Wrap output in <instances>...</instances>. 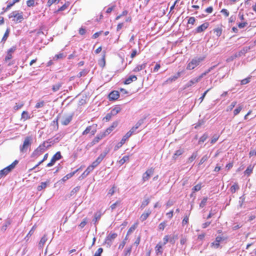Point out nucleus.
I'll list each match as a JSON object with an SVG mask.
<instances>
[{
	"instance_id": "obj_34",
	"label": "nucleus",
	"mask_w": 256,
	"mask_h": 256,
	"mask_svg": "<svg viewBox=\"0 0 256 256\" xmlns=\"http://www.w3.org/2000/svg\"><path fill=\"white\" fill-rule=\"evenodd\" d=\"M92 170V168L90 166H88L86 170L82 174H81V176H82V178L86 176L89 174V173Z\"/></svg>"
},
{
	"instance_id": "obj_52",
	"label": "nucleus",
	"mask_w": 256,
	"mask_h": 256,
	"mask_svg": "<svg viewBox=\"0 0 256 256\" xmlns=\"http://www.w3.org/2000/svg\"><path fill=\"white\" fill-rule=\"evenodd\" d=\"M112 116H114L113 114H112V113L111 112H110L106 114V115L104 118V119L106 120V121L108 122V121H109L112 118Z\"/></svg>"
},
{
	"instance_id": "obj_9",
	"label": "nucleus",
	"mask_w": 256,
	"mask_h": 256,
	"mask_svg": "<svg viewBox=\"0 0 256 256\" xmlns=\"http://www.w3.org/2000/svg\"><path fill=\"white\" fill-rule=\"evenodd\" d=\"M154 172V168H151L146 170V171L142 175V180L146 182L148 180L152 175Z\"/></svg>"
},
{
	"instance_id": "obj_43",
	"label": "nucleus",
	"mask_w": 256,
	"mask_h": 256,
	"mask_svg": "<svg viewBox=\"0 0 256 256\" xmlns=\"http://www.w3.org/2000/svg\"><path fill=\"white\" fill-rule=\"evenodd\" d=\"M207 200H208V198L204 197L202 198V200L201 201L200 203V207L204 208L206 205Z\"/></svg>"
},
{
	"instance_id": "obj_48",
	"label": "nucleus",
	"mask_w": 256,
	"mask_h": 256,
	"mask_svg": "<svg viewBox=\"0 0 256 256\" xmlns=\"http://www.w3.org/2000/svg\"><path fill=\"white\" fill-rule=\"evenodd\" d=\"M128 239V236H126V238H124V240L122 242L121 244H120L119 245V246H118V248L119 249H122L126 244V240Z\"/></svg>"
},
{
	"instance_id": "obj_37",
	"label": "nucleus",
	"mask_w": 256,
	"mask_h": 256,
	"mask_svg": "<svg viewBox=\"0 0 256 256\" xmlns=\"http://www.w3.org/2000/svg\"><path fill=\"white\" fill-rule=\"evenodd\" d=\"M47 186V182H42L40 183V185L38 186L37 188V190L38 191L42 190V189L45 188Z\"/></svg>"
},
{
	"instance_id": "obj_13",
	"label": "nucleus",
	"mask_w": 256,
	"mask_h": 256,
	"mask_svg": "<svg viewBox=\"0 0 256 256\" xmlns=\"http://www.w3.org/2000/svg\"><path fill=\"white\" fill-rule=\"evenodd\" d=\"M250 49V46L244 47L240 50L235 53V56H236V58H239L242 56H244L245 54L248 52Z\"/></svg>"
},
{
	"instance_id": "obj_22",
	"label": "nucleus",
	"mask_w": 256,
	"mask_h": 256,
	"mask_svg": "<svg viewBox=\"0 0 256 256\" xmlns=\"http://www.w3.org/2000/svg\"><path fill=\"white\" fill-rule=\"evenodd\" d=\"M80 170L79 168L76 169V170L74 171L73 172H70L68 174H67L66 176H65L62 180H61L63 182H65L68 180L72 178L74 174Z\"/></svg>"
},
{
	"instance_id": "obj_45",
	"label": "nucleus",
	"mask_w": 256,
	"mask_h": 256,
	"mask_svg": "<svg viewBox=\"0 0 256 256\" xmlns=\"http://www.w3.org/2000/svg\"><path fill=\"white\" fill-rule=\"evenodd\" d=\"M201 184H198L193 187V188H192V190L194 192H196L199 191L201 189Z\"/></svg>"
},
{
	"instance_id": "obj_24",
	"label": "nucleus",
	"mask_w": 256,
	"mask_h": 256,
	"mask_svg": "<svg viewBox=\"0 0 256 256\" xmlns=\"http://www.w3.org/2000/svg\"><path fill=\"white\" fill-rule=\"evenodd\" d=\"M20 0H14L12 2L9 3L6 8H3L4 12H1V14L10 9L12 6L16 3L19 2Z\"/></svg>"
},
{
	"instance_id": "obj_46",
	"label": "nucleus",
	"mask_w": 256,
	"mask_h": 256,
	"mask_svg": "<svg viewBox=\"0 0 256 256\" xmlns=\"http://www.w3.org/2000/svg\"><path fill=\"white\" fill-rule=\"evenodd\" d=\"M130 134H129V133H128V132H126V134L123 136V138H122V139L121 140V141L122 142H123L124 144L125 143L126 141L130 136Z\"/></svg>"
},
{
	"instance_id": "obj_36",
	"label": "nucleus",
	"mask_w": 256,
	"mask_h": 256,
	"mask_svg": "<svg viewBox=\"0 0 256 256\" xmlns=\"http://www.w3.org/2000/svg\"><path fill=\"white\" fill-rule=\"evenodd\" d=\"M208 138L207 134H204L199 139L198 144H200L202 142H204Z\"/></svg>"
},
{
	"instance_id": "obj_64",
	"label": "nucleus",
	"mask_w": 256,
	"mask_h": 256,
	"mask_svg": "<svg viewBox=\"0 0 256 256\" xmlns=\"http://www.w3.org/2000/svg\"><path fill=\"white\" fill-rule=\"evenodd\" d=\"M236 102L234 101V102H233L230 106H228V110H232L236 106Z\"/></svg>"
},
{
	"instance_id": "obj_30",
	"label": "nucleus",
	"mask_w": 256,
	"mask_h": 256,
	"mask_svg": "<svg viewBox=\"0 0 256 256\" xmlns=\"http://www.w3.org/2000/svg\"><path fill=\"white\" fill-rule=\"evenodd\" d=\"M102 214L100 211H98L96 212L94 214V220H95V222L100 220Z\"/></svg>"
},
{
	"instance_id": "obj_15",
	"label": "nucleus",
	"mask_w": 256,
	"mask_h": 256,
	"mask_svg": "<svg viewBox=\"0 0 256 256\" xmlns=\"http://www.w3.org/2000/svg\"><path fill=\"white\" fill-rule=\"evenodd\" d=\"M120 94L117 90H113L108 95V98L110 100H117Z\"/></svg>"
},
{
	"instance_id": "obj_54",
	"label": "nucleus",
	"mask_w": 256,
	"mask_h": 256,
	"mask_svg": "<svg viewBox=\"0 0 256 256\" xmlns=\"http://www.w3.org/2000/svg\"><path fill=\"white\" fill-rule=\"evenodd\" d=\"M244 200H245V198L244 197V196H242L240 198V200H239L238 203H239V206L240 208L242 207V204H243L244 202Z\"/></svg>"
},
{
	"instance_id": "obj_16",
	"label": "nucleus",
	"mask_w": 256,
	"mask_h": 256,
	"mask_svg": "<svg viewBox=\"0 0 256 256\" xmlns=\"http://www.w3.org/2000/svg\"><path fill=\"white\" fill-rule=\"evenodd\" d=\"M182 72H178L175 75L168 78L164 82L165 84H170L176 80L179 77H180Z\"/></svg>"
},
{
	"instance_id": "obj_29",
	"label": "nucleus",
	"mask_w": 256,
	"mask_h": 256,
	"mask_svg": "<svg viewBox=\"0 0 256 256\" xmlns=\"http://www.w3.org/2000/svg\"><path fill=\"white\" fill-rule=\"evenodd\" d=\"M184 150L182 149H180L175 152V153L174 154L173 158L174 159H176L178 156L182 155L184 152Z\"/></svg>"
},
{
	"instance_id": "obj_3",
	"label": "nucleus",
	"mask_w": 256,
	"mask_h": 256,
	"mask_svg": "<svg viewBox=\"0 0 256 256\" xmlns=\"http://www.w3.org/2000/svg\"><path fill=\"white\" fill-rule=\"evenodd\" d=\"M205 58V56L194 58L188 64L186 69L188 70L194 69L196 66H198L202 62L204 61Z\"/></svg>"
},
{
	"instance_id": "obj_53",
	"label": "nucleus",
	"mask_w": 256,
	"mask_h": 256,
	"mask_svg": "<svg viewBox=\"0 0 256 256\" xmlns=\"http://www.w3.org/2000/svg\"><path fill=\"white\" fill-rule=\"evenodd\" d=\"M35 1L34 0H28L26 2L27 6L28 7L34 6Z\"/></svg>"
},
{
	"instance_id": "obj_61",
	"label": "nucleus",
	"mask_w": 256,
	"mask_h": 256,
	"mask_svg": "<svg viewBox=\"0 0 256 256\" xmlns=\"http://www.w3.org/2000/svg\"><path fill=\"white\" fill-rule=\"evenodd\" d=\"M80 190V187L78 186H76V188H74L70 192V196H72L74 195V194L76 193L77 192H78Z\"/></svg>"
},
{
	"instance_id": "obj_5",
	"label": "nucleus",
	"mask_w": 256,
	"mask_h": 256,
	"mask_svg": "<svg viewBox=\"0 0 256 256\" xmlns=\"http://www.w3.org/2000/svg\"><path fill=\"white\" fill-rule=\"evenodd\" d=\"M10 18H14L12 20L16 22V23L20 22L23 20V13L22 12H19L18 11H14L8 15Z\"/></svg>"
},
{
	"instance_id": "obj_8",
	"label": "nucleus",
	"mask_w": 256,
	"mask_h": 256,
	"mask_svg": "<svg viewBox=\"0 0 256 256\" xmlns=\"http://www.w3.org/2000/svg\"><path fill=\"white\" fill-rule=\"evenodd\" d=\"M62 156L60 152H56V154H54V156H52V158L51 159L50 162L47 164L46 166L50 167V166H54V164H55L56 162V160H60L62 158Z\"/></svg>"
},
{
	"instance_id": "obj_17",
	"label": "nucleus",
	"mask_w": 256,
	"mask_h": 256,
	"mask_svg": "<svg viewBox=\"0 0 256 256\" xmlns=\"http://www.w3.org/2000/svg\"><path fill=\"white\" fill-rule=\"evenodd\" d=\"M105 135L103 134V132L98 134L94 139V140L90 143V146H93L96 143L98 142L100 140L105 137Z\"/></svg>"
},
{
	"instance_id": "obj_63",
	"label": "nucleus",
	"mask_w": 256,
	"mask_h": 256,
	"mask_svg": "<svg viewBox=\"0 0 256 256\" xmlns=\"http://www.w3.org/2000/svg\"><path fill=\"white\" fill-rule=\"evenodd\" d=\"M188 222V216H186L182 221V226L186 224Z\"/></svg>"
},
{
	"instance_id": "obj_44",
	"label": "nucleus",
	"mask_w": 256,
	"mask_h": 256,
	"mask_svg": "<svg viewBox=\"0 0 256 256\" xmlns=\"http://www.w3.org/2000/svg\"><path fill=\"white\" fill-rule=\"evenodd\" d=\"M214 32L218 36H220L222 33V29L220 28H216L214 30Z\"/></svg>"
},
{
	"instance_id": "obj_27",
	"label": "nucleus",
	"mask_w": 256,
	"mask_h": 256,
	"mask_svg": "<svg viewBox=\"0 0 256 256\" xmlns=\"http://www.w3.org/2000/svg\"><path fill=\"white\" fill-rule=\"evenodd\" d=\"M146 64L144 63L142 64H140L137 66L134 70L133 72H139L144 68L146 67Z\"/></svg>"
},
{
	"instance_id": "obj_59",
	"label": "nucleus",
	"mask_w": 256,
	"mask_h": 256,
	"mask_svg": "<svg viewBox=\"0 0 256 256\" xmlns=\"http://www.w3.org/2000/svg\"><path fill=\"white\" fill-rule=\"evenodd\" d=\"M250 78H246L242 80L240 82L241 84L243 85L248 84L250 82Z\"/></svg>"
},
{
	"instance_id": "obj_38",
	"label": "nucleus",
	"mask_w": 256,
	"mask_h": 256,
	"mask_svg": "<svg viewBox=\"0 0 256 256\" xmlns=\"http://www.w3.org/2000/svg\"><path fill=\"white\" fill-rule=\"evenodd\" d=\"M150 202V199L149 198H146L142 202V204L140 206V208L142 209L144 208Z\"/></svg>"
},
{
	"instance_id": "obj_42",
	"label": "nucleus",
	"mask_w": 256,
	"mask_h": 256,
	"mask_svg": "<svg viewBox=\"0 0 256 256\" xmlns=\"http://www.w3.org/2000/svg\"><path fill=\"white\" fill-rule=\"evenodd\" d=\"M209 158V156H208L207 154L204 156L202 158L200 159V162L198 164L199 165H201L202 164H204L208 158Z\"/></svg>"
},
{
	"instance_id": "obj_33",
	"label": "nucleus",
	"mask_w": 256,
	"mask_h": 256,
	"mask_svg": "<svg viewBox=\"0 0 256 256\" xmlns=\"http://www.w3.org/2000/svg\"><path fill=\"white\" fill-rule=\"evenodd\" d=\"M197 156H198V152L196 151L194 152L192 154V156L189 158L188 160V162H193L196 158Z\"/></svg>"
},
{
	"instance_id": "obj_14",
	"label": "nucleus",
	"mask_w": 256,
	"mask_h": 256,
	"mask_svg": "<svg viewBox=\"0 0 256 256\" xmlns=\"http://www.w3.org/2000/svg\"><path fill=\"white\" fill-rule=\"evenodd\" d=\"M118 124V123L117 122H114L110 127L103 132V134L105 135V136L109 134L114 130V128L117 126Z\"/></svg>"
},
{
	"instance_id": "obj_11",
	"label": "nucleus",
	"mask_w": 256,
	"mask_h": 256,
	"mask_svg": "<svg viewBox=\"0 0 256 256\" xmlns=\"http://www.w3.org/2000/svg\"><path fill=\"white\" fill-rule=\"evenodd\" d=\"M209 25L210 24L208 22L202 24L195 29V32L200 33L204 32L208 27Z\"/></svg>"
},
{
	"instance_id": "obj_26",
	"label": "nucleus",
	"mask_w": 256,
	"mask_h": 256,
	"mask_svg": "<svg viewBox=\"0 0 256 256\" xmlns=\"http://www.w3.org/2000/svg\"><path fill=\"white\" fill-rule=\"evenodd\" d=\"M156 252L157 256H162L163 252L162 246L158 244L156 246Z\"/></svg>"
},
{
	"instance_id": "obj_51",
	"label": "nucleus",
	"mask_w": 256,
	"mask_h": 256,
	"mask_svg": "<svg viewBox=\"0 0 256 256\" xmlns=\"http://www.w3.org/2000/svg\"><path fill=\"white\" fill-rule=\"evenodd\" d=\"M103 252V249L102 248H100L95 252L94 256H101V254Z\"/></svg>"
},
{
	"instance_id": "obj_40",
	"label": "nucleus",
	"mask_w": 256,
	"mask_h": 256,
	"mask_svg": "<svg viewBox=\"0 0 256 256\" xmlns=\"http://www.w3.org/2000/svg\"><path fill=\"white\" fill-rule=\"evenodd\" d=\"M128 160L129 156H125L119 160L118 162L120 165H122L124 162L128 161Z\"/></svg>"
},
{
	"instance_id": "obj_20",
	"label": "nucleus",
	"mask_w": 256,
	"mask_h": 256,
	"mask_svg": "<svg viewBox=\"0 0 256 256\" xmlns=\"http://www.w3.org/2000/svg\"><path fill=\"white\" fill-rule=\"evenodd\" d=\"M108 152V150H105L103 152L102 154H100V155L98 156V157L96 159L95 161L96 162H98V164H99L103 160V159L105 158V156H106Z\"/></svg>"
},
{
	"instance_id": "obj_55",
	"label": "nucleus",
	"mask_w": 256,
	"mask_h": 256,
	"mask_svg": "<svg viewBox=\"0 0 256 256\" xmlns=\"http://www.w3.org/2000/svg\"><path fill=\"white\" fill-rule=\"evenodd\" d=\"M166 226V222H163L159 224L158 228L160 230H163L164 229Z\"/></svg>"
},
{
	"instance_id": "obj_57",
	"label": "nucleus",
	"mask_w": 256,
	"mask_h": 256,
	"mask_svg": "<svg viewBox=\"0 0 256 256\" xmlns=\"http://www.w3.org/2000/svg\"><path fill=\"white\" fill-rule=\"evenodd\" d=\"M238 189V186L236 184H233L230 187V190L232 193H234L236 192V190Z\"/></svg>"
},
{
	"instance_id": "obj_47",
	"label": "nucleus",
	"mask_w": 256,
	"mask_h": 256,
	"mask_svg": "<svg viewBox=\"0 0 256 256\" xmlns=\"http://www.w3.org/2000/svg\"><path fill=\"white\" fill-rule=\"evenodd\" d=\"M242 106H239L238 108H236L234 111V116H236L237 114H238L241 111V110H242Z\"/></svg>"
},
{
	"instance_id": "obj_56",
	"label": "nucleus",
	"mask_w": 256,
	"mask_h": 256,
	"mask_svg": "<svg viewBox=\"0 0 256 256\" xmlns=\"http://www.w3.org/2000/svg\"><path fill=\"white\" fill-rule=\"evenodd\" d=\"M138 52L137 50L136 49H133L132 50L131 54H130V58H134L136 54H138Z\"/></svg>"
},
{
	"instance_id": "obj_28",
	"label": "nucleus",
	"mask_w": 256,
	"mask_h": 256,
	"mask_svg": "<svg viewBox=\"0 0 256 256\" xmlns=\"http://www.w3.org/2000/svg\"><path fill=\"white\" fill-rule=\"evenodd\" d=\"M121 110V108L120 106L117 105L114 108H112L110 112L112 113L113 116H116Z\"/></svg>"
},
{
	"instance_id": "obj_23",
	"label": "nucleus",
	"mask_w": 256,
	"mask_h": 256,
	"mask_svg": "<svg viewBox=\"0 0 256 256\" xmlns=\"http://www.w3.org/2000/svg\"><path fill=\"white\" fill-rule=\"evenodd\" d=\"M62 82H58L52 86V90L53 92H58L62 88Z\"/></svg>"
},
{
	"instance_id": "obj_2",
	"label": "nucleus",
	"mask_w": 256,
	"mask_h": 256,
	"mask_svg": "<svg viewBox=\"0 0 256 256\" xmlns=\"http://www.w3.org/2000/svg\"><path fill=\"white\" fill-rule=\"evenodd\" d=\"M51 143L52 142H50V140H48L44 141L42 144H40L32 153L31 155L32 158H36L40 155H41L42 153H44L46 151V147L45 144L48 143Z\"/></svg>"
},
{
	"instance_id": "obj_1",
	"label": "nucleus",
	"mask_w": 256,
	"mask_h": 256,
	"mask_svg": "<svg viewBox=\"0 0 256 256\" xmlns=\"http://www.w3.org/2000/svg\"><path fill=\"white\" fill-rule=\"evenodd\" d=\"M216 65L210 68L208 70L205 71L204 72L202 73L198 76L194 78L188 82L186 84V87L188 88L192 85L198 82L202 78H204L205 76H206L213 69H214L216 67Z\"/></svg>"
},
{
	"instance_id": "obj_50",
	"label": "nucleus",
	"mask_w": 256,
	"mask_h": 256,
	"mask_svg": "<svg viewBox=\"0 0 256 256\" xmlns=\"http://www.w3.org/2000/svg\"><path fill=\"white\" fill-rule=\"evenodd\" d=\"M60 0H48L47 2V6L50 7V6L53 4L55 2H58Z\"/></svg>"
},
{
	"instance_id": "obj_18",
	"label": "nucleus",
	"mask_w": 256,
	"mask_h": 256,
	"mask_svg": "<svg viewBox=\"0 0 256 256\" xmlns=\"http://www.w3.org/2000/svg\"><path fill=\"white\" fill-rule=\"evenodd\" d=\"M137 77L135 75H131L128 78H126L124 82L125 84H129L132 82L136 81Z\"/></svg>"
},
{
	"instance_id": "obj_32",
	"label": "nucleus",
	"mask_w": 256,
	"mask_h": 256,
	"mask_svg": "<svg viewBox=\"0 0 256 256\" xmlns=\"http://www.w3.org/2000/svg\"><path fill=\"white\" fill-rule=\"evenodd\" d=\"M254 166L252 165H250L246 170L244 171V173L245 174H247L248 176H250L252 172Z\"/></svg>"
},
{
	"instance_id": "obj_49",
	"label": "nucleus",
	"mask_w": 256,
	"mask_h": 256,
	"mask_svg": "<svg viewBox=\"0 0 256 256\" xmlns=\"http://www.w3.org/2000/svg\"><path fill=\"white\" fill-rule=\"evenodd\" d=\"M136 228V226L135 224L132 225L128 230L127 232L126 236H128L129 234H130L133 231L135 230Z\"/></svg>"
},
{
	"instance_id": "obj_10",
	"label": "nucleus",
	"mask_w": 256,
	"mask_h": 256,
	"mask_svg": "<svg viewBox=\"0 0 256 256\" xmlns=\"http://www.w3.org/2000/svg\"><path fill=\"white\" fill-rule=\"evenodd\" d=\"M16 46H13L8 50L6 56L4 60L5 62H6L12 58V54L16 51Z\"/></svg>"
},
{
	"instance_id": "obj_7",
	"label": "nucleus",
	"mask_w": 256,
	"mask_h": 256,
	"mask_svg": "<svg viewBox=\"0 0 256 256\" xmlns=\"http://www.w3.org/2000/svg\"><path fill=\"white\" fill-rule=\"evenodd\" d=\"M32 144V138L30 136H26L24 142L23 144L20 146V151L22 152H26L28 148Z\"/></svg>"
},
{
	"instance_id": "obj_12",
	"label": "nucleus",
	"mask_w": 256,
	"mask_h": 256,
	"mask_svg": "<svg viewBox=\"0 0 256 256\" xmlns=\"http://www.w3.org/2000/svg\"><path fill=\"white\" fill-rule=\"evenodd\" d=\"M72 114H68L64 116L62 118L61 123L64 126H67L72 120Z\"/></svg>"
},
{
	"instance_id": "obj_62",
	"label": "nucleus",
	"mask_w": 256,
	"mask_h": 256,
	"mask_svg": "<svg viewBox=\"0 0 256 256\" xmlns=\"http://www.w3.org/2000/svg\"><path fill=\"white\" fill-rule=\"evenodd\" d=\"M120 202L116 201L115 203L112 204L110 206V208H111L112 210H114L117 206L120 205Z\"/></svg>"
},
{
	"instance_id": "obj_41",
	"label": "nucleus",
	"mask_w": 256,
	"mask_h": 256,
	"mask_svg": "<svg viewBox=\"0 0 256 256\" xmlns=\"http://www.w3.org/2000/svg\"><path fill=\"white\" fill-rule=\"evenodd\" d=\"M30 117L28 116V114L26 111H24L22 114V119L24 120L29 119Z\"/></svg>"
},
{
	"instance_id": "obj_21",
	"label": "nucleus",
	"mask_w": 256,
	"mask_h": 256,
	"mask_svg": "<svg viewBox=\"0 0 256 256\" xmlns=\"http://www.w3.org/2000/svg\"><path fill=\"white\" fill-rule=\"evenodd\" d=\"M152 211L150 210H148L146 212H144L140 217V220L142 222H144L147 219L148 216L150 214Z\"/></svg>"
},
{
	"instance_id": "obj_39",
	"label": "nucleus",
	"mask_w": 256,
	"mask_h": 256,
	"mask_svg": "<svg viewBox=\"0 0 256 256\" xmlns=\"http://www.w3.org/2000/svg\"><path fill=\"white\" fill-rule=\"evenodd\" d=\"M47 240V238L46 235H44L42 238L40 239V242H39V246H42L46 241Z\"/></svg>"
},
{
	"instance_id": "obj_19",
	"label": "nucleus",
	"mask_w": 256,
	"mask_h": 256,
	"mask_svg": "<svg viewBox=\"0 0 256 256\" xmlns=\"http://www.w3.org/2000/svg\"><path fill=\"white\" fill-rule=\"evenodd\" d=\"M92 126H88L86 129L82 132L83 135L87 134L88 133H90L92 135H94L95 132H96V128H94L92 130Z\"/></svg>"
},
{
	"instance_id": "obj_35",
	"label": "nucleus",
	"mask_w": 256,
	"mask_h": 256,
	"mask_svg": "<svg viewBox=\"0 0 256 256\" xmlns=\"http://www.w3.org/2000/svg\"><path fill=\"white\" fill-rule=\"evenodd\" d=\"M132 246H130L129 247L126 248L124 250V256H130L131 253Z\"/></svg>"
},
{
	"instance_id": "obj_4",
	"label": "nucleus",
	"mask_w": 256,
	"mask_h": 256,
	"mask_svg": "<svg viewBox=\"0 0 256 256\" xmlns=\"http://www.w3.org/2000/svg\"><path fill=\"white\" fill-rule=\"evenodd\" d=\"M18 163V160H15L12 164L0 170V179L3 176L8 175L10 172H12Z\"/></svg>"
},
{
	"instance_id": "obj_31",
	"label": "nucleus",
	"mask_w": 256,
	"mask_h": 256,
	"mask_svg": "<svg viewBox=\"0 0 256 256\" xmlns=\"http://www.w3.org/2000/svg\"><path fill=\"white\" fill-rule=\"evenodd\" d=\"M9 34H10V30L8 28L6 30L5 33L2 38V40H1L3 44H4Z\"/></svg>"
},
{
	"instance_id": "obj_60",
	"label": "nucleus",
	"mask_w": 256,
	"mask_h": 256,
	"mask_svg": "<svg viewBox=\"0 0 256 256\" xmlns=\"http://www.w3.org/2000/svg\"><path fill=\"white\" fill-rule=\"evenodd\" d=\"M236 58V56H235V54H233L232 56H230L228 57L226 60V62H230L232 61H233Z\"/></svg>"
},
{
	"instance_id": "obj_58",
	"label": "nucleus",
	"mask_w": 256,
	"mask_h": 256,
	"mask_svg": "<svg viewBox=\"0 0 256 256\" xmlns=\"http://www.w3.org/2000/svg\"><path fill=\"white\" fill-rule=\"evenodd\" d=\"M44 101H41L38 102H37L35 107L36 108H40L44 106Z\"/></svg>"
},
{
	"instance_id": "obj_6",
	"label": "nucleus",
	"mask_w": 256,
	"mask_h": 256,
	"mask_svg": "<svg viewBox=\"0 0 256 256\" xmlns=\"http://www.w3.org/2000/svg\"><path fill=\"white\" fill-rule=\"evenodd\" d=\"M117 236L116 233L110 232L106 238L104 244H106L107 248H110Z\"/></svg>"
},
{
	"instance_id": "obj_25",
	"label": "nucleus",
	"mask_w": 256,
	"mask_h": 256,
	"mask_svg": "<svg viewBox=\"0 0 256 256\" xmlns=\"http://www.w3.org/2000/svg\"><path fill=\"white\" fill-rule=\"evenodd\" d=\"M11 224V220L10 218H7L4 224L2 225L1 228V230L3 232H4L6 230L8 226H10Z\"/></svg>"
}]
</instances>
